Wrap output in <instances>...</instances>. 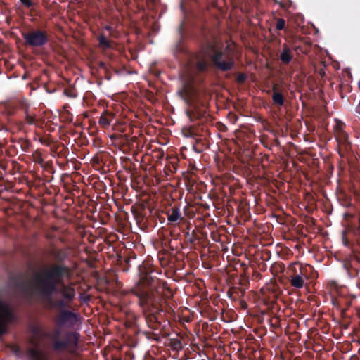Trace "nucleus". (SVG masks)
Returning <instances> with one entry per match:
<instances>
[{
    "instance_id": "nucleus-8",
    "label": "nucleus",
    "mask_w": 360,
    "mask_h": 360,
    "mask_svg": "<svg viewBox=\"0 0 360 360\" xmlns=\"http://www.w3.org/2000/svg\"><path fill=\"white\" fill-rule=\"evenodd\" d=\"M165 214L167 217L168 223L170 224H179L184 219L180 208L177 206H172L168 208Z\"/></svg>"
},
{
    "instance_id": "nucleus-35",
    "label": "nucleus",
    "mask_w": 360,
    "mask_h": 360,
    "mask_svg": "<svg viewBox=\"0 0 360 360\" xmlns=\"http://www.w3.org/2000/svg\"><path fill=\"white\" fill-rule=\"evenodd\" d=\"M188 240L191 243H193L195 242V239H193V238L190 237L188 238Z\"/></svg>"
},
{
    "instance_id": "nucleus-20",
    "label": "nucleus",
    "mask_w": 360,
    "mask_h": 360,
    "mask_svg": "<svg viewBox=\"0 0 360 360\" xmlns=\"http://www.w3.org/2000/svg\"><path fill=\"white\" fill-rule=\"evenodd\" d=\"M359 272L360 270L359 269L353 267L351 269H348V276L349 277L353 278L357 277L359 276Z\"/></svg>"
},
{
    "instance_id": "nucleus-27",
    "label": "nucleus",
    "mask_w": 360,
    "mask_h": 360,
    "mask_svg": "<svg viewBox=\"0 0 360 360\" xmlns=\"http://www.w3.org/2000/svg\"><path fill=\"white\" fill-rule=\"evenodd\" d=\"M343 266H344V268L347 270V273H348V269H351L352 268L354 267L351 261H345Z\"/></svg>"
},
{
    "instance_id": "nucleus-14",
    "label": "nucleus",
    "mask_w": 360,
    "mask_h": 360,
    "mask_svg": "<svg viewBox=\"0 0 360 360\" xmlns=\"http://www.w3.org/2000/svg\"><path fill=\"white\" fill-rule=\"evenodd\" d=\"M290 282L292 287L298 289L303 288L304 285V281L297 275L296 270H295V273L290 276Z\"/></svg>"
},
{
    "instance_id": "nucleus-15",
    "label": "nucleus",
    "mask_w": 360,
    "mask_h": 360,
    "mask_svg": "<svg viewBox=\"0 0 360 360\" xmlns=\"http://www.w3.org/2000/svg\"><path fill=\"white\" fill-rule=\"evenodd\" d=\"M55 259L58 262V264H63V262L66 259L68 255L63 250L59 249L53 253Z\"/></svg>"
},
{
    "instance_id": "nucleus-6",
    "label": "nucleus",
    "mask_w": 360,
    "mask_h": 360,
    "mask_svg": "<svg viewBox=\"0 0 360 360\" xmlns=\"http://www.w3.org/2000/svg\"><path fill=\"white\" fill-rule=\"evenodd\" d=\"M210 60L214 68L223 72L231 70L235 64L233 56L230 54L225 55L219 49H214L212 50Z\"/></svg>"
},
{
    "instance_id": "nucleus-19",
    "label": "nucleus",
    "mask_w": 360,
    "mask_h": 360,
    "mask_svg": "<svg viewBox=\"0 0 360 360\" xmlns=\"http://www.w3.org/2000/svg\"><path fill=\"white\" fill-rule=\"evenodd\" d=\"M285 26V20L283 18H278L276 25V30L278 31L283 30Z\"/></svg>"
},
{
    "instance_id": "nucleus-24",
    "label": "nucleus",
    "mask_w": 360,
    "mask_h": 360,
    "mask_svg": "<svg viewBox=\"0 0 360 360\" xmlns=\"http://www.w3.org/2000/svg\"><path fill=\"white\" fill-rule=\"evenodd\" d=\"M247 79V76L244 73H240L237 77V82L239 83H243Z\"/></svg>"
},
{
    "instance_id": "nucleus-33",
    "label": "nucleus",
    "mask_w": 360,
    "mask_h": 360,
    "mask_svg": "<svg viewBox=\"0 0 360 360\" xmlns=\"http://www.w3.org/2000/svg\"><path fill=\"white\" fill-rule=\"evenodd\" d=\"M99 66L102 68H105V64L103 62H101Z\"/></svg>"
},
{
    "instance_id": "nucleus-30",
    "label": "nucleus",
    "mask_w": 360,
    "mask_h": 360,
    "mask_svg": "<svg viewBox=\"0 0 360 360\" xmlns=\"http://www.w3.org/2000/svg\"><path fill=\"white\" fill-rule=\"evenodd\" d=\"M342 242H343V244L345 245V246H349V240H347V238L345 236H343L342 238Z\"/></svg>"
},
{
    "instance_id": "nucleus-12",
    "label": "nucleus",
    "mask_w": 360,
    "mask_h": 360,
    "mask_svg": "<svg viewBox=\"0 0 360 360\" xmlns=\"http://www.w3.org/2000/svg\"><path fill=\"white\" fill-rule=\"evenodd\" d=\"M273 95H272V101L273 103L277 106H283L285 103V98L282 92L280 91L278 86L276 84H274L272 87Z\"/></svg>"
},
{
    "instance_id": "nucleus-34",
    "label": "nucleus",
    "mask_w": 360,
    "mask_h": 360,
    "mask_svg": "<svg viewBox=\"0 0 360 360\" xmlns=\"http://www.w3.org/2000/svg\"><path fill=\"white\" fill-rule=\"evenodd\" d=\"M105 30H106L108 31H111L112 30V27L110 25H106L105 27Z\"/></svg>"
},
{
    "instance_id": "nucleus-32",
    "label": "nucleus",
    "mask_w": 360,
    "mask_h": 360,
    "mask_svg": "<svg viewBox=\"0 0 360 360\" xmlns=\"http://www.w3.org/2000/svg\"><path fill=\"white\" fill-rule=\"evenodd\" d=\"M332 302H333V304L334 306H335L336 307H340L339 305L338 304V300H337L333 299Z\"/></svg>"
},
{
    "instance_id": "nucleus-17",
    "label": "nucleus",
    "mask_w": 360,
    "mask_h": 360,
    "mask_svg": "<svg viewBox=\"0 0 360 360\" xmlns=\"http://www.w3.org/2000/svg\"><path fill=\"white\" fill-rule=\"evenodd\" d=\"M29 354L30 355L37 359V360H45L44 359V356H43V354L41 352H38L37 349H30L29 350Z\"/></svg>"
},
{
    "instance_id": "nucleus-10",
    "label": "nucleus",
    "mask_w": 360,
    "mask_h": 360,
    "mask_svg": "<svg viewBox=\"0 0 360 360\" xmlns=\"http://www.w3.org/2000/svg\"><path fill=\"white\" fill-rule=\"evenodd\" d=\"M115 119V114L112 112L105 110L99 117L98 124L103 129H108Z\"/></svg>"
},
{
    "instance_id": "nucleus-28",
    "label": "nucleus",
    "mask_w": 360,
    "mask_h": 360,
    "mask_svg": "<svg viewBox=\"0 0 360 360\" xmlns=\"http://www.w3.org/2000/svg\"><path fill=\"white\" fill-rule=\"evenodd\" d=\"M292 4V2L290 1H287L286 3H283V2H280L279 3V5L281 6V8H288Z\"/></svg>"
},
{
    "instance_id": "nucleus-9",
    "label": "nucleus",
    "mask_w": 360,
    "mask_h": 360,
    "mask_svg": "<svg viewBox=\"0 0 360 360\" xmlns=\"http://www.w3.org/2000/svg\"><path fill=\"white\" fill-rule=\"evenodd\" d=\"M297 275L305 281L316 278L317 277V272L309 264H300V271Z\"/></svg>"
},
{
    "instance_id": "nucleus-13",
    "label": "nucleus",
    "mask_w": 360,
    "mask_h": 360,
    "mask_svg": "<svg viewBox=\"0 0 360 360\" xmlns=\"http://www.w3.org/2000/svg\"><path fill=\"white\" fill-rule=\"evenodd\" d=\"M292 53L290 47L286 44H283V50L280 55V60L282 63L288 65L292 59Z\"/></svg>"
},
{
    "instance_id": "nucleus-11",
    "label": "nucleus",
    "mask_w": 360,
    "mask_h": 360,
    "mask_svg": "<svg viewBox=\"0 0 360 360\" xmlns=\"http://www.w3.org/2000/svg\"><path fill=\"white\" fill-rule=\"evenodd\" d=\"M334 133L336 141L340 144H345L347 142L348 135L344 131L342 123H338L334 127Z\"/></svg>"
},
{
    "instance_id": "nucleus-37",
    "label": "nucleus",
    "mask_w": 360,
    "mask_h": 360,
    "mask_svg": "<svg viewBox=\"0 0 360 360\" xmlns=\"http://www.w3.org/2000/svg\"><path fill=\"white\" fill-rule=\"evenodd\" d=\"M354 257L356 259V260H357L358 262H360V257H356V256H355Z\"/></svg>"
},
{
    "instance_id": "nucleus-39",
    "label": "nucleus",
    "mask_w": 360,
    "mask_h": 360,
    "mask_svg": "<svg viewBox=\"0 0 360 360\" xmlns=\"http://www.w3.org/2000/svg\"><path fill=\"white\" fill-rule=\"evenodd\" d=\"M136 219H139V214H137V215L136 216Z\"/></svg>"
},
{
    "instance_id": "nucleus-16",
    "label": "nucleus",
    "mask_w": 360,
    "mask_h": 360,
    "mask_svg": "<svg viewBox=\"0 0 360 360\" xmlns=\"http://www.w3.org/2000/svg\"><path fill=\"white\" fill-rule=\"evenodd\" d=\"M98 40L99 46L101 48L106 49H109L111 47L110 41L108 40L104 34H101L98 37Z\"/></svg>"
},
{
    "instance_id": "nucleus-7",
    "label": "nucleus",
    "mask_w": 360,
    "mask_h": 360,
    "mask_svg": "<svg viewBox=\"0 0 360 360\" xmlns=\"http://www.w3.org/2000/svg\"><path fill=\"white\" fill-rule=\"evenodd\" d=\"M16 316L11 308L0 299V338L6 333L7 325L13 323Z\"/></svg>"
},
{
    "instance_id": "nucleus-40",
    "label": "nucleus",
    "mask_w": 360,
    "mask_h": 360,
    "mask_svg": "<svg viewBox=\"0 0 360 360\" xmlns=\"http://www.w3.org/2000/svg\"><path fill=\"white\" fill-rule=\"evenodd\" d=\"M186 235H187V236L188 237V236H189V233H188V232H187V233H186Z\"/></svg>"
},
{
    "instance_id": "nucleus-18",
    "label": "nucleus",
    "mask_w": 360,
    "mask_h": 360,
    "mask_svg": "<svg viewBox=\"0 0 360 360\" xmlns=\"http://www.w3.org/2000/svg\"><path fill=\"white\" fill-rule=\"evenodd\" d=\"M207 66V62L205 59H200L196 63V68L199 71H205Z\"/></svg>"
},
{
    "instance_id": "nucleus-22",
    "label": "nucleus",
    "mask_w": 360,
    "mask_h": 360,
    "mask_svg": "<svg viewBox=\"0 0 360 360\" xmlns=\"http://www.w3.org/2000/svg\"><path fill=\"white\" fill-rule=\"evenodd\" d=\"M64 94L70 98H75L77 96L75 89L72 88L65 89L64 90Z\"/></svg>"
},
{
    "instance_id": "nucleus-23",
    "label": "nucleus",
    "mask_w": 360,
    "mask_h": 360,
    "mask_svg": "<svg viewBox=\"0 0 360 360\" xmlns=\"http://www.w3.org/2000/svg\"><path fill=\"white\" fill-rule=\"evenodd\" d=\"M217 127L218 129L222 132H225L228 129L227 127L221 122H219L217 123Z\"/></svg>"
},
{
    "instance_id": "nucleus-36",
    "label": "nucleus",
    "mask_w": 360,
    "mask_h": 360,
    "mask_svg": "<svg viewBox=\"0 0 360 360\" xmlns=\"http://www.w3.org/2000/svg\"><path fill=\"white\" fill-rule=\"evenodd\" d=\"M274 319L275 320V324H277L278 322V317H274Z\"/></svg>"
},
{
    "instance_id": "nucleus-3",
    "label": "nucleus",
    "mask_w": 360,
    "mask_h": 360,
    "mask_svg": "<svg viewBox=\"0 0 360 360\" xmlns=\"http://www.w3.org/2000/svg\"><path fill=\"white\" fill-rule=\"evenodd\" d=\"M78 321L77 315L70 310H60L54 318L56 328L44 333L50 347L57 354L64 352L73 354L78 347L79 334L77 332H67L64 334L60 328L68 326L72 327Z\"/></svg>"
},
{
    "instance_id": "nucleus-31",
    "label": "nucleus",
    "mask_w": 360,
    "mask_h": 360,
    "mask_svg": "<svg viewBox=\"0 0 360 360\" xmlns=\"http://www.w3.org/2000/svg\"><path fill=\"white\" fill-rule=\"evenodd\" d=\"M356 112L360 115V103L356 108ZM359 118L360 119V116Z\"/></svg>"
},
{
    "instance_id": "nucleus-38",
    "label": "nucleus",
    "mask_w": 360,
    "mask_h": 360,
    "mask_svg": "<svg viewBox=\"0 0 360 360\" xmlns=\"http://www.w3.org/2000/svg\"><path fill=\"white\" fill-rule=\"evenodd\" d=\"M341 310H342V313H345V311H346V309H341Z\"/></svg>"
},
{
    "instance_id": "nucleus-4",
    "label": "nucleus",
    "mask_w": 360,
    "mask_h": 360,
    "mask_svg": "<svg viewBox=\"0 0 360 360\" xmlns=\"http://www.w3.org/2000/svg\"><path fill=\"white\" fill-rule=\"evenodd\" d=\"M188 105L186 114L191 122H207L210 115L207 113L205 105L198 100L187 98L185 100Z\"/></svg>"
},
{
    "instance_id": "nucleus-5",
    "label": "nucleus",
    "mask_w": 360,
    "mask_h": 360,
    "mask_svg": "<svg viewBox=\"0 0 360 360\" xmlns=\"http://www.w3.org/2000/svg\"><path fill=\"white\" fill-rule=\"evenodd\" d=\"M22 37L27 46L31 48L43 47L49 42V34L46 30L32 29L22 32Z\"/></svg>"
},
{
    "instance_id": "nucleus-2",
    "label": "nucleus",
    "mask_w": 360,
    "mask_h": 360,
    "mask_svg": "<svg viewBox=\"0 0 360 360\" xmlns=\"http://www.w3.org/2000/svg\"><path fill=\"white\" fill-rule=\"evenodd\" d=\"M140 281L148 288L136 292L139 304L145 311L146 321L151 329L159 330L162 319L161 312L169 314L172 311L167 300L171 297V292L165 283L150 273L141 272Z\"/></svg>"
},
{
    "instance_id": "nucleus-1",
    "label": "nucleus",
    "mask_w": 360,
    "mask_h": 360,
    "mask_svg": "<svg viewBox=\"0 0 360 360\" xmlns=\"http://www.w3.org/2000/svg\"><path fill=\"white\" fill-rule=\"evenodd\" d=\"M70 269L63 264H51L34 272L29 280L19 283L25 292L48 303L53 309H65L74 300L76 291L71 283L65 285V278H70Z\"/></svg>"
},
{
    "instance_id": "nucleus-26",
    "label": "nucleus",
    "mask_w": 360,
    "mask_h": 360,
    "mask_svg": "<svg viewBox=\"0 0 360 360\" xmlns=\"http://www.w3.org/2000/svg\"><path fill=\"white\" fill-rule=\"evenodd\" d=\"M25 120L28 124H32L34 123L35 118L32 115H27L25 117Z\"/></svg>"
},
{
    "instance_id": "nucleus-29",
    "label": "nucleus",
    "mask_w": 360,
    "mask_h": 360,
    "mask_svg": "<svg viewBox=\"0 0 360 360\" xmlns=\"http://www.w3.org/2000/svg\"><path fill=\"white\" fill-rule=\"evenodd\" d=\"M187 137H193V132L191 129H188L187 133L185 134Z\"/></svg>"
},
{
    "instance_id": "nucleus-25",
    "label": "nucleus",
    "mask_w": 360,
    "mask_h": 360,
    "mask_svg": "<svg viewBox=\"0 0 360 360\" xmlns=\"http://www.w3.org/2000/svg\"><path fill=\"white\" fill-rule=\"evenodd\" d=\"M20 2L27 8H30L33 6V1L32 0H20Z\"/></svg>"
},
{
    "instance_id": "nucleus-21",
    "label": "nucleus",
    "mask_w": 360,
    "mask_h": 360,
    "mask_svg": "<svg viewBox=\"0 0 360 360\" xmlns=\"http://www.w3.org/2000/svg\"><path fill=\"white\" fill-rule=\"evenodd\" d=\"M321 65H322L321 68H316V72L322 78L326 76V72H325L326 65H325L324 62H321Z\"/></svg>"
}]
</instances>
